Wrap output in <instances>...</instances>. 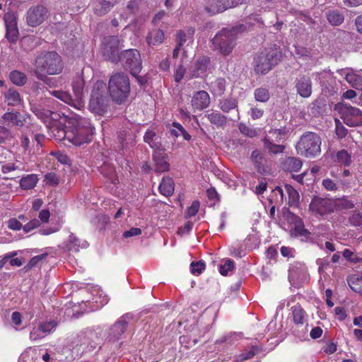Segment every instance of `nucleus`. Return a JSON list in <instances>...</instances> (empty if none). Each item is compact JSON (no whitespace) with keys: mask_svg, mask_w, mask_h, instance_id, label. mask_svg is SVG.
I'll return each mask as SVG.
<instances>
[{"mask_svg":"<svg viewBox=\"0 0 362 362\" xmlns=\"http://www.w3.org/2000/svg\"><path fill=\"white\" fill-rule=\"evenodd\" d=\"M32 111L39 119L42 120L45 123L48 122V127L52 125V121L56 122L59 117V115L57 112L37 107H33L32 108Z\"/></svg>","mask_w":362,"mask_h":362,"instance_id":"nucleus-23","label":"nucleus"},{"mask_svg":"<svg viewBox=\"0 0 362 362\" xmlns=\"http://www.w3.org/2000/svg\"><path fill=\"white\" fill-rule=\"evenodd\" d=\"M210 122L217 127H224L227 123V117L218 111H214L206 115Z\"/></svg>","mask_w":362,"mask_h":362,"instance_id":"nucleus-34","label":"nucleus"},{"mask_svg":"<svg viewBox=\"0 0 362 362\" xmlns=\"http://www.w3.org/2000/svg\"><path fill=\"white\" fill-rule=\"evenodd\" d=\"M241 0H238L235 3H230V0H216L211 2L209 6L206 8L209 13L214 15L223 12L226 9L239 5Z\"/></svg>","mask_w":362,"mask_h":362,"instance_id":"nucleus-20","label":"nucleus"},{"mask_svg":"<svg viewBox=\"0 0 362 362\" xmlns=\"http://www.w3.org/2000/svg\"><path fill=\"white\" fill-rule=\"evenodd\" d=\"M336 122V134L340 139L344 138L347 135V129L343 126L339 119L335 120Z\"/></svg>","mask_w":362,"mask_h":362,"instance_id":"nucleus-60","label":"nucleus"},{"mask_svg":"<svg viewBox=\"0 0 362 362\" xmlns=\"http://www.w3.org/2000/svg\"><path fill=\"white\" fill-rule=\"evenodd\" d=\"M211 103L210 96L207 92L199 90L196 92L191 100L192 106L194 110H202L209 107Z\"/></svg>","mask_w":362,"mask_h":362,"instance_id":"nucleus-19","label":"nucleus"},{"mask_svg":"<svg viewBox=\"0 0 362 362\" xmlns=\"http://www.w3.org/2000/svg\"><path fill=\"white\" fill-rule=\"evenodd\" d=\"M9 77L11 81L18 86L25 84L28 80L27 76L24 73L17 70L11 71Z\"/></svg>","mask_w":362,"mask_h":362,"instance_id":"nucleus-38","label":"nucleus"},{"mask_svg":"<svg viewBox=\"0 0 362 362\" xmlns=\"http://www.w3.org/2000/svg\"><path fill=\"white\" fill-rule=\"evenodd\" d=\"M57 326L55 321H49L40 324L37 327L40 332L45 336L49 334L51 331Z\"/></svg>","mask_w":362,"mask_h":362,"instance_id":"nucleus-50","label":"nucleus"},{"mask_svg":"<svg viewBox=\"0 0 362 362\" xmlns=\"http://www.w3.org/2000/svg\"><path fill=\"white\" fill-rule=\"evenodd\" d=\"M205 262L202 260L192 262L190 264L191 272L196 276L199 275L205 269Z\"/></svg>","mask_w":362,"mask_h":362,"instance_id":"nucleus-48","label":"nucleus"},{"mask_svg":"<svg viewBox=\"0 0 362 362\" xmlns=\"http://www.w3.org/2000/svg\"><path fill=\"white\" fill-rule=\"evenodd\" d=\"M37 180L35 175H28L21 179L20 185L23 189H30L36 185Z\"/></svg>","mask_w":362,"mask_h":362,"instance_id":"nucleus-39","label":"nucleus"},{"mask_svg":"<svg viewBox=\"0 0 362 362\" xmlns=\"http://www.w3.org/2000/svg\"><path fill=\"white\" fill-rule=\"evenodd\" d=\"M48 11L41 4L31 6L25 13V21L28 26L35 28L41 25L47 18Z\"/></svg>","mask_w":362,"mask_h":362,"instance_id":"nucleus-12","label":"nucleus"},{"mask_svg":"<svg viewBox=\"0 0 362 362\" xmlns=\"http://www.w3.org/2000/svg\"><path fill=\"white\" fill-rule=\"evenodd\" d=\"M348 284L351 289L356 293L362 294V278L356 275L350 276L348 280Z\"/></svg>","mask_w":362,"mask_h":362,"instance_id":"nucleus-41","label":"nucleus"},{"mask_svg":"<svg viewBox=\"0 0 362 362\" xmlns=\"http://www.w3.org/2000/svg\"><path fill=\"white\" fill-rule=\"evenodd\" d=\"M336 206V202L331 199L315 196L310 203L309 210L314 216H322L333 213Z\"/></svg>","mask_w":362,"mask_h":362,"instance_id":"nucleus-10","label":"nucleus"},{"mask_svg":"<svg viewBox=\"0 0 362 362\" xmlns=\"http://www.w3.org/2000/svg\"><path fill=\"white\" fill-rule=\"evenodd\" d=\"M118 137L122 148L127 147L128 145H133L134 144V134L131 130L119 132Z\"/></svg>","mask_w":362,"mask_h":362,"instance_id":"nucleus-35","label":"nucleus"},{"mask_svg":"<svg viewBox=\"0 0 362 362\" xmlns=\"http://www.w3.org/2000/svg\"><path fill=\"white\" fill-rule=\"evenodd\" d=\"M257 352V349L255 346L251 347L250 349L245 351V352L240 354L236 359L237 362H242L245 360L251 358L253 357L255 354Z\"/></svg>","mask_w":362,"mask_h":362,"instance_id":"nucleus-51","label":"nucleus"},{"mask_svg":"<svg viewBox=\"0 0 362 362\" xmlns=\"http://www.w3.org/2000/svg\"><path fill=\"white\" fill-rule=\"evenodd\" d=\"M160 192L166 196H170L174 192V182L171 177H164L159 185Z\"/></svg>","mask_w":362,"mask_h":362,"instance_id":"nucleus-33","label":"nucleus"},{"mask_svg":"<svg viewBox=\"0 0 362 362\" xmlns=\"http://www.w3.org/2000/svg\"><path fill=\"white\" fill-rule=\"evenodd\" d=\"M284 168L290 172H298L302 167V162L294 157L287 158L284 163Z\"/></svg>","mask_w":362,"mask_h":362,"instance_id":"nucleus-37","label":"nucleus"},{"mask_svg":"<svg viewBox=\"0 0 362 362\" xmlns=\"http://www.w3.org/2000/svg\"><path fill=\"white\" fill-rule=\"evenodd\" d=\"M211 87L214 93L221 95L225 90L226 81L223 78H216L214 81L211 82Z\"/></svg>","mask_w":362,"mask_h":362,"instance_id":"nucleus-44","label":"nucleus"},{"mask_svg":"<svg viewBox=\"0 0 362 362\" xmlns=\"http://www.w3.org/2000/svg\"><path fill=\"white\" fill-rule=\"evenodd\" d=\"M46 256H47L46 254H42L40 255L35 256L29 261V262L26 265L25 268H27L28 269H30L35 267L40 261H42L43 259H45L46 257Z\"/></svg>","mask_w":362,"mask_h":362,"instance_id":"nucleus-61","label":"nucleus"},{"mask_svg":"<svg viewBox=\"0 0 362 362\" xmlns=\"http://www.w3.org/2000/svg\"><path fill=\"white\" fill-rule=\"evenodd\" d=\"M255 98L259 102H267L269 99V93L267 89L259 88L255 91Z\"/></svg>","mask_w":362,"mask_h":362,"instance_id":"nucleus-46","label":"nucleus"},{"mask_svg":"<svg viewBox=\"0 0 362 362\" xmlns=\"http://www.w3.org/2000/svg\"><path fill=\"white\" fill-rule=\"evenodd\" d=\"M337 161L341 165L349 166L351 163V154L345 149L339 151L336 154Z\"/></svg>","mask_w":362,"mask_h":362,"instance_id":"nucleus-43","label":"nucleus"},{"mask_svg":"<svg viewBox=\"0 0 362 362\" xmlns=\"http://www.w3.org/2000/svg\"><path fill=\"white\" fill-rule=\"evenodd\" d=\"M70 124V126L64 128L60 123L54 122L49 126L53 136L59 141L66 140L75 146H81L90 141L94 128L88 119L81 118Z\"/></svg>","mask_w":362,"mask_h":362,"instance_id":"nucleus-1","label":"nucleus"},{"mask_svg":"<svg viewBox=\"0 0 362 362\" xmlns=\"http://www.w3.org/2000/svg\"><path fill=\"white\" fill-rule=\"evenodd\" d=\"M209 63L210 59L208 57H200L189 67L187 78L191 79L192 78L202 77L206 72Z\"/></svg>","mask_w":362,"mask_h":362,"instance_id":"nucleus-15","label":"nucleus"},{"mask_svg":"<svg viewBox=\"0 0 362 362\" xmlns=\"http://www.w3.org/2000/svg\"><path fill=\"white\" fill-rule=\"evenodd\" d=\"M41 224V221H39V219L35 218L33 219H31L28 223L24 225L23 231L26 233H29L31 230L40 227Z\"/></svg>","mask_w":362,"mask_h":362,"instance_id":"nucleus-54","label":"nucleus"},{"mask_svg":"<svg viewBox=\"0 0 362 362\" xmlns=\"http://www.w3.org/2000/svg\"><path fill=\"white\" fill-rule=\"evenodd\" d=\"M7 226L12 230H20L21 229L23 230L24 226H23L18 219L12 218L7 221Z\"/></svg>","mask_w":362,"mask_h":362,"instance_id":"nucleus-56","label":"nucleus"},{"mask_svg":"<svg viewBox=\"0 0 362 362\" xmlns=\"http://www.w3.org/2000/svg\"><path fill=\"white\" fill-rule=\"evenodd\" d=\"M322 140L320 136L311 132L303 134L296 145L299 154L307 158H314L320 154Z\"/></svg>","mask_w":362,"mask_h":362,"instance_id":"nucleus-6","label":"nucleus"},{"mask_svg":"<svg viewBox=\"0 0 362 362\" xmlns=\"http://www.w3.org/2000/svg\"><path fill=\"white\" fill-rule=\"evenodd\" d=\"M4 19L6 26V37L9 42L15 43L19 37L16 19L11 13L5 14Z\"/></svg>","mask_w":362,"mask_h":362,"instance_id":"nucleus-16","label":"nucleus"},{"mask_svg":"<svg viewBox=\"0 0 362 362\" xmlns=\"http://www.w3.org/2000/svg\"><path fill=\"white\" fill-rule=\"evenodd\" d=\"M236 30L223 28L211 40L212 49L224 56L229 55L235 46Z\"/></svg>","mask_w":362,"mask_h":362,"instance_id":"nucleus-7","label":"nucleus"},{"mask_svg":"<svg viewBox=\"0 0 362 362\" xmlns=\"http://www.w3.org/2000/svg\"><path fill=\"white\" fill-rule=\"evenodd\" d=\"M119 59L124 67L129 70L131 74L138 78L142 69L141 58L139 52L136 49H129L122 52Z\"/></svg>","mask_w":362,"mask_h":362,"instance_id":"nucleus-9","label":"nucleus"},{"mask_svg":"<svg viewBox=\"0 0 362 362\" xmlns=\"http://www.w3.org/2000/svg\"><path fill=\"white\" fill-rule=\"evenodd\" d=\"M234 268V262L228 259L226 261L224 264H222L219 267V272L223 276H227L229 271L233 270Z\"/></svg>","mask_w":362,"mask_h":362,"instance_id":"nucleus-55","label":"nucleus"},{"mask_svg":"<svg viewBox=\"0 0 362 362\" xmlns=\"http://www.w3.org/2000/svg\"><path fill=\"white\" fill-rule=\"evenodd\" d=\"M325 106V100L322 98L315 99L310 105V110L313 115L320 114Z\"/></svg>","mask_w":362,"mask_h":362,"instance_id":"nucleus-45","label":"nucleus"},{"mask_svg":"<svg viewBox=\"0 0 362 362\" xmlns=\"http://www.w3.org/2000/svg\"><path fill=\"white\" fill-rule=\"evenodd\" d=\"M110 95L112 100L118 103H123L130 92L129 79L124 73L112 75L108 83Z\"/></svg>","mask_w":362,"mask_h":362,"instance_id":"nucleus-5","label":"nucleus"},{"mask_svg":"<svg viewBox=\"0 0 362 362\" xmlns=\"http://www.w3.org/2000/svg\"><path fill=\"white\" fill-rule=\"evenodd\" d=\"M199 206L200 204L198 201H194L187 210L186 218L194 216L199 211Z\"/></svg>","mask_w":362,"mask_h":362,"instance_id":"nucleus-58","label":"nucleus"},{"mask_svg":"<svg viewBox=\"0 0 362 362\" xmlns=\"http://www.w3.org/2000/svg\"><path fill=\"white\" fill-rule=\"evenodd\" d=\"M120 40L117 36H108L104 38L103 42V53L112 62L119 59V49Z\"/></svg>","mask_w":362,"mask_h":362,"instance_id":"nucleus-13","label":"nucleus"},{"mask_svg":"<svg viewBox=\"0 0 362 362\" xmlns=\"http://www.w3.org/2000/svg\"><path fill=\"white\" fill-rule=\"evenodd\" d=\"M296 89L302 98H308L312 94V81L309 76L303 75L296 80Z\"/></svg>","mask_w":362,"mask_h":362,"instance_id":"nucleus-18","label":"nucleus"},{"mask_svg":"<svg viewBox=\"0 0 362 362\" xmlns=\"http://www.w3.org/2000/svg\"><path fill=\"white\" fill-rule=\"evenodd\" d=\"M278 52L272 49H267L254 58V71L257 74H266L278 63Z\"/></svg>","mask_w":362,"mask_h":362,"instance_id":"nucleus-8","label":"nucleus"},{"mask_svg":"<svg viewBox=\"0 0 362 362\" xmlns=\"http://www.w3.org/2000/svg\"><path fill=\"white\" fill-rule=\"evenodd\" d=\"M85 81L82 76H77L72 82V90L74 94L73 98L69 93L63 90H52L49 93L63 101L64 103L71 105L76 110H81L84 106L83 101V88Z\"/></svg>","mask_w":362,"mask_h":362,"instance_id":"nucleus-3","label":"nucleus"},{"mask_svg":"<svg viewBox=\"0 0 362 362\" xmlns=\"http://www.w3.org/2000/svg\"><path fill=\"white\" fill-rule=\"evenodd\" d=\"M13 138L11 132L4 126H0V144L5 143Z\"/></svg>","mask_w":362,"mask_h":362,"instance_id":"nucleus-53","label":"nucleus"},{"mask_svg":"<svg viewBox=\"0 0 362 362\" xmlns=\"http://www.w3.org/2000/svg\"><path fill=\"white\" fill-rule=\"evenodd\" d=\"M328 21L334 25H339L344 21V17L342 13L338 11H330L327 13Z\"/></svg>","mask_w":362,"mask_h":362,"instance_id":"nucleus-42","label":"nucleus"},{"mask_svg":"<svg viewBox=\"0 0 362 362\" xmlns=\"http://www.w3.org/2000/svg\"><path fill=\"white\" fill-rule=\"evenodd\" d=\"M35 39L34 36H25L21 40V47L25 50H29L35 47Z\"/></svg>","mask_w":362,"mask_h":362,"instance_id":"nucleus-49","label":"nucleus"},{"mask_svg":"<svg viewBox=\"0 0 362 362\" xmlns=\"http://www.w3.org/2000/svg\"><path fill=\"white\" fill-rule=\"evenodd\" d=\"M285 190L288 195V203L290 206H298L299 202V194L291 185H286Z\"/></svg>","mask_w":362,"mask_h":362,"instance_id":"nucleus-40","label":"nucleus"},{"mask_svg":"<svg viewBox=\"0 0 362 362\" xmlns=\"http://www.w3.org/2000/svg\"><path fill=\"white\" fill-rule=\"evenodd\" d=\"M24 122L25 119L18 112H7L1 117L2 124L8 127H23Z\"/></svg>","mask_w":362,"mask_h":362,"instance_id":"nucleus-21","label":"nucleus"},{"mask_svg":"<svg viewBox=\"0 0 362 362\" xmlns=\"http://www.w3.org/2000/svg\"><path fill=\"white\" fill-rule=\"evenodd\" d=\"M240 132L246 136L253 138L257 136V130L255 128L247 126L244 123L239 124Z\"/></svg>","mask_w":362,"mask_h":362,"instance_id":"nucleus-47","label":"nucleus"},{"mask_svg":"<svg viewBox=\"0 0 362 362\" xmlns=\"http://www.w3.org/2000/svg\"><path fill=\"white\" fill-rule=\"evenodd\" d=\"M165 39L164 32L160 29H153L148 32L146 42L149 46H158L163 43Z\"/></svg>","mask_w":362,"mask_h":362,"instance_id":"nucleus-26","label":"nucleus"},{"mask_svg":"<svg viewBox=\"0 0 362 362\" xmlns=\"http://www.w3.org/2000/svg\"><path fill=\"white\" fill-rule=\"evenodd\" d=\"M153 159L155 162L156 172L161 173L166 172L169 170L170 165L161 153L156 152L153 153Z\"/></svg>","mask_w":362,"mask_h":362,"instance_id":"nucleus-27","label":"nucleus"},{"mask_svg":"<svg viewBox=\"0 0 362 362\" xmlns=\"http://www.w3.org/2000/svg\"><path fill=\"white\" fill-rule=\"evenodd\" d=\"M44 337L45 335L40 332V329L37 327H34L30 333V339L32 341H37L42 339Z\"/></svg>","mask_w":362,"mask_h":362,"instance_id":"nucleus-63","label":"nucleus"},{"mask_svg":"<svg viewBox=\"0 0 362 362\" xmlns=\"http://www.w3.org/2000/svg\"><path fill=\"white\" fill-rule=\"evenodd\" d=\"M310 233L304 228L300 218H296L295 226L291 230V235L294 237L308 238Z\"/></svg>","mask_w":362,"mask_h":362,"instance_id":"nucleus-32","label":"nucleus"},{"mask_svg":"<svg viewBox=\"0 0 362 362\" xmlns=\"http://www.w3.org/2000/svg\"><path fill=\"white\" fill-rule=\"evenodd\" d=\"M291 309L293 322L296 325H303L307 317L306 312L299 305L292 307Z\"/></svg>","mask_w":362,"mask_h":362,"instance_id":"nucleus-31","label":"nucleus"},{"mask_svg":"<svg viewBox=\"0 0 362 362\" xmlns=\"http://www.w3.org/2000/svg\"><path fill=\"white\" fill-rule=\"evenodd\" d=\"M218 107L224 112H228L231 110L237 109L238 100L235 98H227L219 100Z\"/></svg>","mask_w":362,"mask_h":362,"instance_id":"nucleus-36","label":"nucleus"},{"mask_svg":"<svg viewBox=\"0 0 362 362\" xmlns=\"http://www.w3.org/2000/svg\"><path fill=\"white\" fill-rule=\"evenodd\" d=\"M144 140L146 143L148 144L151 148L158 151H165V148L163 147L158 137L156 136L154 132L151 130L146 131L144 136Z\"/></svg>","mask_w":362,"mask_h":362,"instance_id":"nucleus-28","label":"nucleus"},{"mask_svg":"<svg viewBox=\"0 0 362 362\" xmlns=\"http://www.w3.org/2000/svg\"><path fill=\"white\" fill-rule=\"evenodd\" d=\"M45 179L46 183L51 186H57L59 184V177L53 172L46 174Z\"/></svg>","mask_w":362,"mask_h":362,"instance_id":"nucleus-59","label":"nucleus"},{"mask_svg":"<svg viewBox=\"0 0 362 362\" xmlns=\"http://www.w3.org/2000/svg\"><path fill=\"white\" fill-rule=\"evenodd\" d=\"M132 320L129 314L122 316L110 328V337L113 339H119L120 336L124 333L127 326Z\"/></svg>","mask_w":362,"mask_h":362,"instance_id":"nucleus-17","label":"nucleus"},{"mask_svg":"<svg viewBox=\"0 0 362 362\" xmlns=\"http://www.w3.org/2000/svg\"><path fill=\"white\" fill-rule=\"evenodd\" d=\"M62 69L61 57L55 52H46L36 57L33 73L39 80L48 83L49 78L47 75L59 74Z\"/></svg>","mask_w":362,"mask_h":362,"instance_id":"nucleus-2","label":"nucleus"},{"mask_svg":"<svg viewBox=\"0 0 362 362\" xmlns=\"http://www.w3.org/2000/svg\"><path fill=\"white\" fill-rule=\"evenodd\" d=\"M78 337L80 338L81 344L86 346L88 350L95 349L98 344L97 341L99 339L97 333L91 329H87L86 331L81 332L80 335H78Z\"/></svg>","mask_w":362,"mask_h":362,"instance_id":"nucleus-22","label":"nucleus"},{"mask_svg":"<svg viewBox=\"0 0 362 362\" xmlns=\"http://www.w3.org/2000/svg\"><path fill=\"white\" fill-rule=\"evenodd\" d=\"M110 99L107 93L106 83L98 81L93 85L88 104V109L95 114L103 115L107 112Z\"/></svg>","mask_w":362,"mask_h":362,"instance_id":"nucleus-4","label":"nucleus"},{"mask_svg":"<svg viewBox=\"0 0 362 362\" xmlns=\"http://www.w3.org/2000/svg\"><path fill=\"white\" fill-rule=\"evenodd\" d=\"M23 168L22 163L21 162H17L15 163H6L2 165L1 171L3 173H8L13 170H21Z\"/></svg>","mask_w":362,"mask_h":362,"instance_id":"nucleus-52","label":"nucleus"},{"mask_svg":"<svg viewBox=\"0 0 362 362\" xmlns=\"http://www.w3.org/2000/svg\"><path fill=\"white\" fill-rule=\"evenodd\" d=\"M88 243L86 240H81L74 234H71L66 241V248L73 252H77L80 248L85 249L88 247Z\"/></svg>","mask_w":362,"mask_h":362,"instance_id":"nucleus-25","label":"nucleus"},{"mask_svg":"<svg viewBox=\"0 0 362 362\" xmlns=\"http://www.w3.org/2000/svg\"><path fill=\"white\" fill-rule=\"evenodd\" d=\"M349 222L355 226H362V214L354 211L349 218Z\"/></svg>","mask_w":362,"mask_h":362,"instance_id":"nucleus-57","label":"nucleus"},{"mask_svg":"<svg viewBox=\"0 0 362 362\" xmlns=\"http://www.w3.org/2000/svg\"><path fill=\"white\" fill-rule=\"evenodd\" d=\"M340 74L353 88L362 90V73L341 70Z\"/></svg>","mask_w":362,"mask_h":362,"instance_id":"nucleus-24","label":"nucleus"},{"mask_svg":"<svg viewBox=\"0 0 362 362\" xmlns=\"http://www.w3.org/2000/svg\"><path fill=\"white\" fill-rule=\"evenodd\" d=\"M282 130L274 129L269 132V135L266 136L263 139L264 146L269 153L273 154H279L283 153L285 146L283 145L276 144L273 142L274 138L278 141L281 139Z\"/></svg>","mask_w":362,"mask_h":362,"instance_id":"nucleus-14","label":"nucleus"},{"mask_svg":"<svg viewBox=\"0 0 362 362\" xmlns=\"http://www.w3.org/2000/svg\"><path fill=\"white\" fill-rule=\"evenodd\" d=\"M117 0H98L94 7L95 13L99 16L107 13Z\"/></svg>","mask_w":362,"mask_h":362,"instance_id":"nucleus-30","label":"nucleus"},{"mask_svg":"<svg viewBox=\"0 0 362 362\" xmlns=\"http://www.w3.org/2000/svg\"><path fill=\"white\" fill-rule=\"evenodd\" d=\"M263 158L264 157L259 150L255 149L252 152L251 159L255 163V165H260Z\"/></svg>","mask_w":362,"mask_h":362,"instance_id":"nucleus-62","label":"nucleus"},{"mask_svg":"<svg viewBox=\"0 0 362 362\" xmlns=\"http://www.w3.org/2000/svg\"><path fill=\"white\" fill-rule=\"evenodd\" d=\"M4 102L11 106H18L22 104L20 93L13 88L8 89L4 93Z\"/></svg>","mask_w":362,"mask_h":362,"instance_id":"nucleus-29","label":"nucleus"},{"mask_svg":"<svg viewBox=\"0 0 362 362\" xmlns=\"http://www.w3.org/2000/svg\"><path fill=\"white\" fill-rule=\"evenodd\" d=\"M341 118L349 127L362 125V111L350 105L343 104L340 107Z\"/></svg>","mask_w":362,"mask_h":362,"instance_id":"nucleus-11","label":"nucleus"},{"mask_svg":"<svg viewBox=\"0 0 362 362\" xmlns=\"http://www.w3.org/2000/svg\"><path fill=\"white\" fill-rule=\"evenodd\" d=\"M185 73V69L182 65H180L174 74L175 81L180 82L184 77Z\"/></svg>","mask_w":362,"mask_h":362,"instance_id":"nucleus-64","label":"nucleus"}]
</instances>
